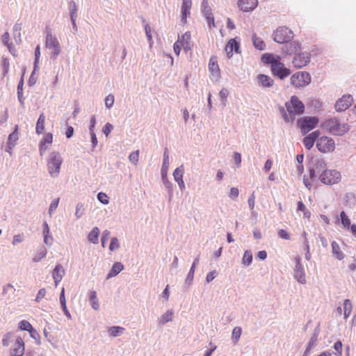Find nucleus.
Instances as JSON below:
<instances>
[{
    "label": "nucleus",
    "mask_w": 356,
    "mask_h": 356,
    "mask_svg": "<svg viewBox=\"0 0 356 356\" xmlns=\"http://www.w3.org/2000/svg\"><path fill=\"white\" fill-rule=\"evenodd\" d=\"M89 301L91 305L92 308L98 311L99 309V303L97 296V292L95 291H91L88 293Z\"/></svg>",
    "instance_id": "393cba45"
},
{
    "label": "nucleus",
    "mask_w": 356,
    "mask_h": 356,
    "mask_svg": "<svg viewBox=\"0 0 356 356\" xmlns=\"http://www.w3.org/2000/svg\"><path fill=\"white\" fill-rule=\"evenodd\" d=\"M273 74L277 76L281 79H284L290 74V70L286 68L284 64L280 62V59L273 64L271 66Z\"/></svg>",
    "instance_id": "ddd939ff"
},
{
    "label": "nucleus",
    "mask_w": 356,
    "mask_h": 356,
    "mask_svg": "<svg viewBox=\"0 0 356 356\" xmlns=\"http://www.w3.org/2000/svg\"><path fill=\"white\" fill-rule=\"evenodd\" d=\"M239 49V44L235 39H231L225 47V51L229 58L232 56L233 51L238 52Z\"/></svg>",
    "instance_id": "aec40b11"
},
{
    "label": "nucleus",
    "mask_w": 356,
    "mask_h": 356,
    "mask_svg": "<svg viewBox=\"0 0 356 356\" xmlns=\"http://www.w3.org/2000/svg\"><path fill=\"white\" fill-rule=\"evenodd\" d=\"M69 9H70V19H76L77 17V6L74 1H71L69 3Z\"/></svg>",
    "instance_id": "a19ab883"
},
{
    "label": "nucleus",
    "mask_w": 356,
    "mask_h": 356,
    "mask_svg": "<svg viewBox=\"0 0 356 356\" xmlns=\"http://www.w3.org/2000/svg\"><path fill=\"white\" fill-rule=\"evenodd\" d=\"M65 271L60 264L56 266L52 273L53 279H63Z\"/></svg>",
    "instance_id": "473e14b6"
},
{
    "label": "nucleus",
    "mask_w": 356,
    "mask_h": 356,
    "mask_svg": "<svg viewBox=\"0 0 356 356\" xmlns=\"http://www.w3.org/2000/svg\"><path fill=\"white\" fill-rule=\"evenodd\" d=\"M46 295V289H41L38 291L36 297H35V301L37 302H40L42 298H44Z\"/></svg>",
    "instance_id": "052dcab7"
},
{
    "label": "nucleus",
    "mask_w": 356,
    "mask_h": 356,
    "mask_svg": "<svg viewBox=\"0 0 356 356\" xmlns=\"http://www.w3.org/2000/svg\"><path fill=\"white\" fill-rule=\"evenodd\" d=\"M174 312L172 309H168L161 314L157 319V323L160 325H163L167 323L171 322L173 319Z\"/></svg>",
    "instance_id": "6ab92c4d"
},
{
    "label": "nucleus",
    "mask_w": 356,
    "mask_h": 356,
    "mask_svg": "<svg viewBox=\"0 0 356 356\" xmlns=\"http://www.w3.org/2000/svg\"><path fill=\"white\" fill-rule=\"evenodd\" d=\"M124 331V328L120 326H112L108 330V333L110 336L116 337L122 334Z\"/></svg>",
    "instance_id": "2f4dec72"
},
{
    "label": "nucleus",
    "mask_w": 356,
    "mask_h": 356,
    "mask_svg": "<svg viewBox=\"0 0 356 356\" xmlns=\"http://www.w3.org/2000/svg\"><path fill=\"white\" fill-rule=\"evenodd\" d=\"M209 69L213 75L219 76L220 69L217 63V59L216 57L210 58L209 63Z\"/></svg>",
    "instance_id": "bb28decb"
},
{
    "label": "nucleus",
    "mask_w": 356,
    "mask_h": 356,
    "mask_svg": "<svg viewBox=\"0 0 356 356\" xmlns=\"http://www.w3.org/2000/svg\"><path fill=\"white\" fill-rule=\"evenodd\" d=\"M318 123V118L316 117H303L298 120V124L303 134L315 128Z\"/></svg>",
    "instance_id": "9d476101"
},
{
    "label": "nucleus",
    "mask_w": 356,
    "mask_h": 356,
    "mask_svg": "<svg viewBox=\"0 0 356 356\" xmlns=\"http://www.w3.org/2000/svg\"><path fill=\"white\" fill-rule=\"evenodd\" d=\"M24 354V343L20 337H17L15 343L11 350L12 356H23Z\"/></svg>",
    "instance_id": "2eb2a0df"
},
{
    "label": "nucleus",
    "mask_w": 356,
    "mask_h": 356,
    "mask_svg": "<svg viewBox=\"0 0 356 356\" xmlns=\"http://www.w3.org/2000/svg\"><path fill=\"white\" fill-rule=\"evenodd\" d=\"M191 0H182L181 10H189L191 8Z\"/></svg>",
    "instance_id": "338daca9"
},
{
    "label": "nucleus",
    "mask_w": 356,
    "mask_h": 356,
    "mask_svg": "<svg viewBox=\"0 0 356 356\" xmlns=\"http://www.w3.org/2000/svg\"><path fill=\"white\" fill-rule=\"evenodd\" d=\"M294 261L296 264L293 269V277L300 284H305L307 281L305 268L301 263V258L300 257H296Z\"/></svg>",
    "instance_id": "9b49d317"
},
{
    "label": "nucleus",
    "mask_w": 356,
    "mask_h": 356,
    "mask_svg": "<svg viewBox=\"0 0 356 356\" xmlns=\"http://www.w3.org/2000/svg\"><path fill=\"white\" fill-rule=\"evenodd\" d=\"M340 218L342 225L345 228H349L350 226V220L344 211H341L340 213Z\"/></svg>",
    "instance_id": "de8ad7c7"
},
{
    "label": "nucleus",
    "mask_w": 356,
    "mask_h": 356,
    "mask_svg": "<svg viewBox=\"0 0 356 356\" xmlns=\"http://www.w3.org/2000/svg\"><path fill=\"white\" fill-rule=\"evenodd\" d=\"M326 163L322 158L316 157L312 160L309 166V177L312 179L315 178L320 179V175L326 171Z\"/></svg>",
    "instance_id": "39448f33"
},
{
    "label": "nucleus",
    "mask_w": 356,
    "mask_h": 356,
    "mask_svg": "<svg viewBox=\"0 0 356 356\" xmlns=\"http://www.w3.org/2000/svg\"><path fill=\"white\" fill-rule=\"evenodd\" d=\"M85 213L84 205L81 202L77 203L75 210V216L77 219L81 218Z\"/></svg>",
    "instance_id": "37998d69"
},
{
    "label": "nucleus",
    "mask_w": 356,
    "mask_h": 356,
    "mask_svg": "<svg viewBox=\"0 0 356 356\" xmlns=\"http://www.w3.org/2000/svg\"><path fill=\"white\" fill-rule=\"evenodd\" d=\"M198 262H199V257H197L194 259V261L191 267V269H190V270L187 275V277L186 278V280H185L186 284H188V286H190L191 284L192 283V281L194 277L195 267H196V265L198 264Z\"/></svg>",
    "instance_id": "cd10ccee"
},
{
    "label": "nucleus",
    "mask_w": 356,
    "mask_h": 356,
    "mask_svg": "<svg viewBox=\"0 0 356 356\" xmlns=\"http://www.w3.org/2000/svg\"><path fill=\"white\" fill-rule=\"evenodd\" d=\"M300 49V45L299 42L296 41H293L289 44H287L284 46L283 49V51L286 54H296L297 51H298Z\"/></svg>",
    "instance_id": "412c9836"
},
{
    "label": "nucleus",
    "mask_w": 356,
    "mask_h": 356,
    "mask_svg": "<svg viewBox=\"0 0 356 356\" xmlns=\"http://www.w3.org/2000/svg\"><path fill=\"white\" fill-rule=\"evenodd\" d=\"M258 4L257 0H238V6L243 12H249L254 10Z\"/></svg>",
    "instance_id": "dca6fc26"
},
{
    "label": "nucleus",
    "mask_w": 356,
    "mask_h": 356,
    "mask_svg": "<svg viewBox=\"0 0 356 356\" xmlns=\"http://www.w3.org/2000/svg\"><path fill=\"white\" fill-rule=\"evenodd\" d=\"M201 8H202V11L204 14V16L212 14L211 8L209 6V3H208L207 0L202 1Z\"/></svg>",
    "instance_id": "09e8293b"
},
{
    "label": "nucleus",
    "mask_w": 356,
    "mask_h": 356,
    "mask_svg": "<svg viewBox=\"0 0 356 356\" xmlns=\"http://www.w3.org/2000/svg\"><path fill=\"white\" fill-rule=\"evenodd\" d=\"M23 85L24 81L22 79L17 86V97L22 106H24V97H23Z\"/></svg>",
    "instance_id": "c03bdc74"
},
{
    "label": "nucleus",
    "mask_w": 356,
    "mask_h": 356,
    "mask_svg": "<svg viewBox=\"0 0 356 356\" xmlns=\"http://www.w3.org/2000/svg\"><path fill=\"white\" fill-rule=\"evenodd\" d=\"M331 246L333 256L339 260H342L345 257V254L341 250L339 244L336 241H332Z\"/></svg>",
    "instance_id": "b1692460"
},
{
    "label": "nucleus",
    "mask_w": 356,
    "mask_h": 356,
    "mask_svg": "<svg viewBox=\"0 0 356 356\" xmlns=\"http://www.w3.org/2000/svg\"><path fill=\"white\" fill-rule=\"evenodd\" d=\"M124 269V266L120 262H115L111 270V271L107 275L106 279H110L116 276L118 273H120Z\"/></svg>",
    "instance_id": "a878e982"
},
{
    "label": "nucleus",
    "mask_w": 356,
    "mask_h": 356,
    "mask_svg": "<svg viewBox=\"0 0 356 356\" xmlns=\"http://www.w3.org/2000/svg\"><path fill=\"white\" fill-rule=\"evenodd\" d=\"M45 116L44 113H41L38 119L35 127V132L38 134H41L44 129Z\"/></svg>",
    "instance_id": "7c9ffc66"
},
{
    "label": "nucleus",
    "mask_w": 356,
    "mask_h": 356,
    "mask_svg": "<svg viewBox=\"0 0 356 356\" xmlns=\"http://www.w3.org/2000/svg\"><path fill=\"white\" fill-rule=\"evenodd\" d=\"M115 97L112 94L108 95L105 98V106L107 109H110L114 104Z\"/></svg>",
    "instance_id": "603ef678"
},
{
    "label": "nucleus",
    "mask_w": 356,
    "mask_h": 356,
    "mask_svg": "<svg viewBox=\"0 0 356 356\" xmlns=\"http://www.w3.org/2000/svg\"><path fill=\"white\" fill-rule=\"evenodd\" d=\"M184 172V170L183 165H180L174 170L173 177L175 181H181V179H183Z\"/></svg>",
    "instance_id": "ea45409f"
},
{
    "label": "nucleus",
    "mask_w": 356,
    "mask_h": 356,
    "mask_svg": "<svg viewBox=\"0 0 356 356\" xmlns=\"http://www.w3.org/2000/svg\"><path fill=\"white\" fill-rule=\"evenodd\" d=\"M14 286L11 284H6L2 287V296L7 295L10 291L13 289Z\"/></svg>",
    "instance_id": "e2e57ef3"
},
{
    "label": "nucleus",
    "mask_w": 356,
    "mask_h": 356,
    "mask_svg": "<svg viewBox=\"0 0 356 356\" xmlns=\"http://www.w3.org/2000/svg\"><path fill=\"white\" fill-rule=\"evenodd\" d=\"M343 201L346 206L352 208L356 204V196L353 193H347L343 197Z\"/></svg>",
    "instance_id": "c756f323"
},
{
    "label": "nucleus",
    "mask_w": 356,
    "mask_h": 356,
    "mask_svg": "<svg viewBox=\"0 0 356 356\" xmlns=\"http://www.w3.org/2000/svg\"><path fill=\"white\" fill-rule=\"evenodd\" d=\"M18 327L21 330H26L28 332H30L31 330H32L33 329L31 324L29 321H25V320H22L19 322Z\"/></svg>",
    "instance_id": "a18cd8bd"
},
{
    "label": "nucleus",
    "mask_w": 356,
    "mask_h": 356,
    "mask_svg": "<svg viewBox=\"0 0 356 356\" xmlns=\"http://www.w3.org/2000/svg\"><path fill=\"white\" fill-rule=\"evenodd\" d=\"M191 33L190 32H186L181 37V39L179 38V44L182 46V47L186 50L188 51L191 49Z\"/></svg>",
    "instance_id": "c85d7f7f"
},
{
    "label": "nucleus",
    "mask_w": 356,
    "mask_h": 356,
    "mask_svg": "<svg viewBox=\"0 0 356 356\" xmlns=\"http://www.w3.org/2000/svg\"><path fill=\"white\" fill-rule=\"evenodd\" d=\"M310 54L307 51L296 54L293 59V66L296 68H302L306 66L310 61Z\"/></svg>",
    "instance_id": "f8f14e48"
},
{
    "label": "nucleus",
    "mask_w": 356,
    "mask_h": 356,
    "mask_svg": "<svg viewBox=\"0 0 356 356\" xmlns=\"http://www.w3.org/2000/svg\"><path fill=\"white\" fill-rule=\"evenodd\" d=\"M252 42H253L254 46L255 47V48H257V49H259V50L264 49L265 46H266L265 43L264 42V41L261 39L257 38L255 34H254L252 35Z\"/></svg>",
    "instance_id": "58836bf2"
},
{
    "label": "nucleus",
    "mask_w": 356,
    "mask_h": 356,
    "mask_svg": "<svg viewBox=\"0 0 356 356\" xmlns=\"http://www.w3.org/2000/svg\"><path fill=\"white\" fill-rule=\"evenodd\" d=\"M353 310V305L350 300L346 299L343 302V317L347 319Z\"/></svg>",
    "instance_id": "f704fd0d"
},
{
    "label": "nucleus",
    "mask_w": 356,
    "mask_h": 356,
    "mask_svg": "<svg viewBox=\"0 0 356 356\" xmlns=\"http://www.w3.org/2000/svg\"><path fill=\"white\" fill-rule=\"evenodd\" d=\"M277 59H280V57L277 56H275L271 54H266L262 56L261 60L265 63H270L271 66L274 63H275Z\"/></svg>",
    "instance_id": "c9c22d12"
},
{
    "label": "nucleus",
    "mask_w": 356,
    "mask_h": 356,
    "mask_svg": "<svg viewBox=\"0 0 356 356\" xmlns=\"http://www.w3.org/2000/svg\"><path fill=\"white\" fill-rule=\"evenodd\" d=\"M342 343L340 341H337L334 345V349L335 350L337 356H341L342 355Z\"/></svg>",
    "instance_id": "bf43d9fd"
},
{
    "label": "nucleus",
    "mask_w": 356,
    "mask_h": 356,
    "mask_svg": "<svg viewBox=\"0 0 356 356\" xmlns=\"http://www.w3.org/2000/svg\"><path fill=\"white\" fill-rule=\"evenodd\" d=\"M286 111L284 108H280V112L286 122H293L296 115H301L304 113L305 105L296 96H292L291 100L286 103Z\"/></svg>",
    "instance_id": "f03ea898"
},
{
    "label": "nucleus",
    "mask_w": 356,
    "mask_h": 356,
    "mask_svg": "<svg viewBox=\"0 0 356 356\" xmlns=\"http://www.w3.org/2000/svg\"><path fill=\"white\" fill-rule=\"evenodd\" d=\"M319 136H320V131L318 130L314 131L312 132L311 134H309L307 136H306L303 139V144H304L305 147L307 149H310L314 146L315 141L317 142V140H318V138L319 137Z\"/></svg>",
    "instance_id": "f3484780"
},
{
    "label": "nucleus",
    "mask_w": 356,
    "mask_h": 356,
    "mask_svg": "<svg viewBox=\"0 0 356 356\" xmlns=\"http://www.w3.org/2000/svg\"><path fill=\"white\" fill-rule=\"evenodd\" d=\"M19 139L18 136V126L17 125L15 128V130L13 133H11L8 138L7 147L9 149H13V148L15 146L16 142Z\"/></svg>",
    "instance_id": "4be33fe9"
},
{
    "label": "nucleus",
    "mask_w": 356,
    "mask_h": 356,
    "mask_svg": "<svg viewBox=\"0 0 356 356\" xmlns=\"http://www.w3.org/2000/svg\"><path fill=\"white\" fill-rule=\"evenodd\" d=\"M60 198L57 197L56 199L54 200L49 207L48 213L50 216L53 215V213L55 212V211L57 209L59 204Z\"/></svg>",
    "instance_id": "49530a36"
},
{
    "label": "nucleus",
    "mask_w": 356,
    "mask_h": 356,
    "mask_svg": "<svg viewBox=\"0 0 356 356\" xmlns=\"http://www.w3.org/2000/svg\"><path fill=\"white\" fill-rule=\"evenodd\" d=\"M238 189L236 187L231 188L228 196L232 199H236L238 196Z\"/></svg>",
    "instance_id": "680f3d73"
},
{
    "label": "nucleus",
    "mask_w": 356,
    "mask_h": 356,
    "mask_svg": "<svg viewBox=\"0 0 356 356\" xmlns=\"http://www.w3.org/2000/svg\"><path fill=\"white\" fill-rule=\"evenodd\" d=\"M291 83L296 88L307 86L311 81V76L308 72H300L293 74L290 78Z\"/></svg>",
    "instance_id": "1a4fd4ad"
},
{
    "label": "nucleus",
    "mask_w": 356,
    "mask_h": 356,
    "mask_svg": "<svg viewBox=\"0 0 356 356\" xmlns=\"http://www.w3.org/2000/svg\"><path fill=\"white\" fill-rule=\"evenodd\" d=\"M341 175L340 172L336 170L327 169L322 175H320L319 180L323 184L327 185H333L341 181Z\"/></svg>",
    "instance_id": "423d86ee"
},
{
    "label": "nucleus",
    "mask_w": 356,
    "mask_h": 356,
    "mask_svg": "<svg viewBox=\"0 0 356 356\" xmlns=\"http://www.w3.org/2000/svg\"><path fill=\"white\" fill-rule=\"evenodd\" d=\"M40 57V47L38 45L35 50V61H34V71H37L39 69L38 63Z\"/></svg>",
    "instance_id": "8fccbe9b"
},
{
    "label": "nucleus",
    "mask_w": 356,
    "mask_h": 356,
    "mask_svg": "<svg viewBox=\"0 0 356 356\" xmlns=\"http://www.w3.org/2000/svg\"><path fill=\"white\" fill-rule=\"evenodd\" d=\"M99 229L97 227H93L88 235V241L93 244H97L99 243Z\"/></svg>",
    "instance_id": "5701e85b"
},
{
    "label": "nucleus",
    "mask_w": 356,
    "mask_h": 356,
    "mask_svg": "<svg viewBox=\"0 0 356 356\" xmlns=\"http://www.w3.org/2000/svg\"><path fill=\"white\" fill-rule=\"evenodd\" d=\"M13 334L12 332H8L3 336L2 339V345L3 346H8L10 344V341L13 338Z\"/></svg>",
    "instance_id": "6e6d98bb"
},
{
    "label": "nucleus",
    "mask_w": 356,
    "mask_h": 356,
    "mask_svg": "<svg viewBox=\"0 0 356 356\" xmlns=\"http://www.w3.org/2000/svg\"><path fill=\"white\" fill-rule=\"evenodd\" d=\"M252 261V254L249 250L244 252L243 257L242 258V264L245 266H248Z\"/></svg>",
    "instance_id": "e433bc0d"
},
{
    "label": "nucleus",
    "mask_w": 356,
    "mask_h": 356,
    "mask_svg": "<svg viewBox=\"0 0 356 356\" xmlns=\"http://www.w3.org/2000/svg\"><path fill=\"white\" fill-rule=\"evenodd\" d=\"M3 74H6L9 71L10 63L8 59L3 58L2 60Z\"/></svg>",
    "instance_id": "13d9d810"
},
{
    "label": "nucleus",
    "mask_w": 356,
    "mask_h": 356,
    "mask_svg": "<svg viewBox=\"0 0 356 356\" xmlns=\"http://www.w3.org/2000/svg\"><path fill=\"white\" fill-rule=\"evenodd\" d=\"M120 248V243L118 239L116 237H113L111 239L110 245H109V250L111 251H115L118 250Z\"/></svg>",
    "instance_id": "864d4df0"
},
{
    "label": "nucleus",
    "mask_w": 356,
    "mask_h": 356,
    "mask_svg": "<svg viewBox=\"0 0 356 356\" xmlns=\"http://www.w3.org/2000/svg\"><path fill=\"white\" fill-rule=\"evenodd\" d=\"M41 142L45 143V144H47L48 145H51V143L53 142V135L51 133L47 134L44 136L43 140H41Z\"/></svg>",
    "instance_id": "0e129e2a"
},
{
    "label": "nucleus",
    "mask_w": 356,
    "mask_h": 356,
    "mask_svg": "<svg viewBox=\"0 0 356 356\" xmlns=\"http://www.w3.org/2000/svg\"><path fill=\"white\" fill-rule=\"evenodd\" d=\"M242 330L241 327H235L232 333V339L234 343H236L241 335Z\"/></svg>",
    "instance_id": "79ce46f5"
},
{
    "label": "nucleus",
    "mask_w": 356,
    "mask_h": 356,
    "mask_svg": "<svg viewBox=\"0 0 356 356\" xmlns=\"http://www.w3.org/2000/svg\"><path fill=\"white\" fill-rule=\"evenodd\" d=\"M317 341H318V332H315L310 338L309 342L308 343V346L307 347L305 352V355L309 354L310 350L316 346Z\"/></svg>",
    "instance_id": "72a5a7b5"
},
{
    "label": "nucleus",
    "mask_w": 356,
    "mask_h": 356,
    "mask_svg": "<svg viewBox=\"0 0 356 356\" xmlns=\"http://www.w3.org/2000/svg\"><path fill=\"white\" fill-rule=\"evenodd\" d=\"M139 159V150L132 152L129 156V161L134 165H136Z\"/></svg>",
    "instance_id": "3c124183"
},
{
    "label": "nucleus",
    "mask_w": 356,
    "mask_h": 356,
    "mask_svg": "<svg viewBox=\"0 0 356 356\" xmlns=\"http://www.w3.org/2000/svg\"><path fill=\"white\" fill-rule=\"evenodd\" d=\"M293 38L291 30L286 26H281L277 29L273 33V40L278 43H287Z\"/></svg>",
    "instance_id": "0eeeda50"
},
{
    "label": "nucleus",
    "mask_w": 356,
    "mask_h": 356,
    "mask_svg": "<svg viewBox=\"0 0 356 356\" xmlns=\"http://www.w3.org/2000/svg\"><path fill=\"white\" fill-rule=\"evenodd\" d=\"M321 127L325 131L336 136H343L350 129L348 123L336 116L325 119L321 122Z\"/></svg>",
    "instance_id": "f257e3e1"
},
{
    "label": "nucleus",
    "mask_w": 356,
    "mask_h": 356,
    "mask_svg": "<svg viewBox=\"0 0 356 356\" xmlns=\"http://www.w3.org/2000/svg\"><path fill=\"white\" fill-rule=\"evenodd\" d=\"M353 102V98L352 96L346 95L337 101L334 107L338 112L344 111L351 106Z\"/></svg>",
    "instance_id": "4468645a"
},
{
    "label": "nucleus",
    "mask_w": 356,
    "mask_h": 356,
    "mask_svg": "<svg viewBox=\"0 0 356 356\" xmlns=\"http://www.w3.org/2000/svg\"><path fill=\"white\" fill-rule=\"evenodd\" d=\"M316 147L322 153L332 152L335 149L334 140L328 136L318 138Z\"/></svg>",
    "instance_id": "6e6552de"
},
{
    "label": "nucleus",
    "mask_w": 356,
    "mask_h": 356,
    "mask_svg": "<svg viewBox=\"0 0 356 356\" xmlns=\"http://www.w3.org/2000/svg\"><path fill=\"white\" fill-rule=\"evenodd\" d=\"M257 81L258 84L264 88H270L274 83V81L270 76L263 74L257 76Z\"/></svg>",
    "instance_id": "a211bd4d"
},
{
    "label": "nucleus",
    "mask_w": 356,
    "mask_h": 356,
    "mask_svg": "<svg viewBox=\"0 0 356 356\" xmlns=\"http://www.w3.org/2000/svg\"><path fill=\"white\" fill-rule=\"evenodd\" d=\"M24 239V236L23 234H18L13 236L12 244L15 246L18 243H22Z\"/></svg>",
    "instance_id": "5fc2aeb1"
},
{
    "label": "nucleus",
    "mask_w": 356,
    "mask_h": 356,
    "mask_svg": "<svg viewBox=\"0 0 356 356\" xmlns=\"http://www.w3.org/2000/svg\"><path fill=\"white\" fill-rule=\"evenodd\" d=\"M98 200L104 204H108L109 203L108 197L106 193H99L97 194Z\"/></svg>",
    "instance_id": "4d7b16f0"
},
{
    "label": "nucleus",
    "mask_w": 356,
    "mask_h": 356,
    "mask_svg": "<svg viewBox=\"0 0 356 356\" xmlns=\"http://www.w3.org/2000/svg\"><path fill=\"white\" fill-rule=\"evenodd\" d=\"M45 47L51 51L50 58L55 60L61 51V47L58 40L54 36L51 30L49 28L46 29Z\"/></svg>",
    "instance_id": "20e7f679"
},
{
    "label": "nucleus",
    "mask_w": 356,
    "mask_h": 356,
    "mask_svg": "<svg viewBox=\"0 0 356 356\" xmlns=\"http://www.w3.org/2000/svg\"><path fill=\"white\" fill-rule=\"evenodd\" d=\"M278 235L280 238H282L283 239H285V240L290 239L289 234L284 229H280L278 232Z\"/></svg>",
    "instance_id": "774afa93"
},
{
    "label": "nucleus",
    "mask_w": 356,
    "mask_h": 356,
    "mask_svg": "<svg viewBox=\"0 0 356 356\" xmlns=\"http://www.w3.org/2000/svg\"><path fill=\"white\" fill-rule=\"evenodd\" d=\"M47 250L44 247H41L38 250V252L34 256L33 258V262H39L42 259L44 258L47 256Z\"/></svg>",
    "instance_id": "4c0bfd02"
},
{
    "label": "nucleus",
    "mask_w": 356,
    "mask_h": 356,
    "mask_svg": "<svg viewBox=\"0 0 356 356\" xmlns=\"http://www.w3.org/2000/svg\"><path fill=\"white\" fill-rule=\"evenodd\" d=\"M113 126L111 124L106 123L103 127L102 131L106 135V136H108L113 130Z\"/></svg>",
    "instance_id": "69168bd1"
},
{
    "label": "nucleus",
    "mask_w": 356,
    "mask_h": 356,
    "mask_svg": "<svg viewBox=\"0 0 356 356\" xmlns=\"http://www.w3.org/2000/svg\"><path fill=\"white\" fill-rule=\"evenodd\" d=\"M63 158L59 152H52L47 160V168L51 178L58 177L63 163Z\"/></svg>",
    "instance_id": "7ed1b4c3"
}]
</instances>
